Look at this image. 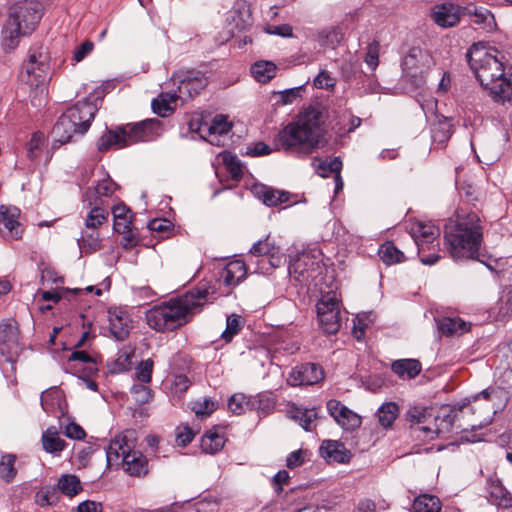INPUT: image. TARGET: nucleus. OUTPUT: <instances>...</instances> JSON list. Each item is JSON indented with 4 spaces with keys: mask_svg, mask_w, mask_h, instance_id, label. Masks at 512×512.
<instances>
[{
    "mask_svg": "<svg viewBox=\"0 0 512 512\" xmlns=\"http://www.w3.org/2000/svg\"><path fill=\"white\" fill-rule=\"evenodd\" d=\"M392 371L399 377L414 378L421 371V364L416 359H400L391 365Z\"/></svg>",
    "mask_w": 512,
    "mask_h": 512,
    "instance_id": "nucleus-34",
    "label": "nucleus"
},
{
    "mask_svg": "<svg viewBox=\"0 0 512 512\" xmlns=\"http://www.w3.org/2000/svg\"><path fill=\"white\" fill-rule=\"evenodd\" d=\"M43 5L36 0H22L14 3L8 11V18L2 28V47L6 52L14 50L23 37L31 35L42 16Z\"/></svg>",
    "mask_w": 512,
    "mask_h": 512,
    "instance_id": "nucleus-5",
    "label": "nucleus"
},
{
    "mask_svg": "<svg viewBox=\"0 0 512 512\" xmlns=\"http://www.w3.org/2000/svg\"><path fill=\"white\" fill-rule=\"evenodd\" d=\"M223 162L229 171L232 179L239 180L243 176L242 164L237 156L231 154H225L223 156Z\"/></svg>",
    "mask_w": 512,
    "mask_h": 512,
    "instance_id": "nucleus-55",
    "label": "nucleus"
},
{
    "mask_svg": "<svg viewBox=\"0 0 512 512\" xmlns=\"http://www.w3.org/2000/svg\"><path fill=\"white\" fill-rule=\"evenodd\" d=\"M461 9L458 6L443 4L437 6L433 12V19L436 24L447 28L455 26L460 21Z\"/></svg>",
    "mask_w": 512,
    "mask_h": 512,
    "instance_id": "nucleus-27",
    "label": "nucleus"
},
{
    "mask_svg": "<svg viewBox=\"0 0 512 512\" xmlns=\"http://www.w3.org/2000/svg\"><path fill=\"white\" fill-rule=\"evenodd\" d=\"M112 213L114 216V230L120 234L129 232L132 225L130 209L125 205H116L113 207Z\"/></svg>",
    "mask_w": 512,
    "mask_h": 512,
    "instance_id": "nucleus-32",
    "label": "nucleus"
},
{
    "mask_svg": "<svg viewBox=\"0 0 512 512\" xmlns=\"http://www.w3.org/2000/svg\"><path fill=\"white\" fill-rule=\"evenodd\" d=\"M324 372L319 364L304 363L294 367L287 378L291 386L313 385L321 381Z\"/></svg>",
    "mask_w": 512,
    "mask_h": 512,
    "instance_id": "nucleus-15",
    "label": "nucleus"
},
{
    "mask_svg": "<svg viewBox=\"0 0 512 512\" xmlns=\"http://www.w3.org/2000/svg\"><path fill=\"white\" fill-rule=\"evenodd\" d=\"M88 206L91 207V210L85 220V226L88 230L91 229L92 232L85 231L79 240V245L81 247L88 246L91 250L95 251L100 247V239L98 233L94 230L107 220L109 212L101 204H88Z\"/></svg>",
    "mask_w": 512,
    "mask_h": 512,
    "instance_id": "nucleus-9",
    "label": "nucleus"
},
{
    "mask_svg": "<svg viewBox=\"0 0 512 512\" xmlns=\"http://www.w3.org/2000/svg\"><path fill=\"white\" fill-rule=\"evenodd\" d=\"M320 326L327 334H335L341 327V302L335 294L326 293L316 305Z\"/></svg>",
    "mask_w": 512,
    "mask_h": 512,
    "instance_id": "nucleus-7",
    "label": "nucleus"
},
{
    "mask_svg": "<svg viewBox=\"0 0 512 512\" xmlns=\"http://www.w3.org/2000/svg\"><path fill=\"white\" fill-rule=\"evenodd\" d=\"M120 464L123 470L131 476L139 477L147 473V460L140 451L132 449L128 454L123 456Z\"/></svg>",
    "mask_w": 512,
    "mask_h": 512,
    "instance_id": "nucleus-26",
    "label": "nucleus"
},
{
    "mask_svg": "<svg viewBox=\"0 0 512 512\" xmlns=\"http://www.w3.org/2000/svg\"><path fill=\"white\" fill-rule=\"evenodd\" d=\"M244 318L237 314H231L226 319V329L221 334V339L226 343L232 341L233 337L237 335L244 326Z\"/></svg>",
    "mask_w": 512,
    "mask_h": 512,
    "instance_id": "nucleus-46",
    "label": "nucleus"
},
{
    "mask_svg": "<svg viewBox=\"0 0 512 512\" xmlns=\"http://www.w3.org/2000/svg\"><path fill=\"white\" fill-rule=\"evenodd\" d=\"M343 32L339 27H327L317 35V41L321 47L335 48L343 39Z\"/></svg>",
    "mask_w": 512,
    "mask_h": 512,
    "instance_id": "nucleus-38",
    "label": "nucleus"
},
{
    "mask_svg": "<svg viewBox=\"0 0 512 512\" xmlns=\"http://www.w3.org/2000/svg\"><path fill=\"white\" fill-rule=\"evenodd\" d=\"M406 418L412 425H417V427L414 428L415 431L419 430L423 431L427 435L431 434L428 436L429 439H433L434 434L449 432L453 425V419L451 415H446L440 420V423L435 424L434 429L427 425L420 426V424H425L432 418L435 420V422L439 420L438 417L432 416L431 409L425 407L415 406L410 408L407 411Z\"/></svg>",
    "mask_w": 512,
    "mask_h": 512,
    "instance_id": "nucleus-8",
    "label": "nucleus"
},
{
    "mask_svg": "<svg viewBox=\"0 0 512 512\" xmlns=\"http://www.w3.org/2000/svg\"><path fill=\"white\" fill-rule=\"evenodd\" d=\"M425 53L419 47H412L402 61L403 69L410 72L419 67L420 61L425 58Z\"/></svg>",
    "mask_w": 512,
    "mask_h": 512,
    "instance_id": "nucleus-53",
    "label": "nucleus"
},
{
    "mask_svg": "<svg viewBox=\"0 0 512 512\" xmlns=\"http://www.w3.org/2000/svg\"><path fill=\"white\" fill-rule=\"evenodd\" d=\"M24 70L27 74V82L31 86L40 87L41 94H44V84L47 79L49 71L48 58L43 53L33 52L29 55L28 61L24 65Z\"/></svg>",
    "mask_w": 512,
    "mask_h": 512,
    "instance_id": "nucleus-10",
    "label": "nucleus"
},
{
    "mask_svg": "<svg viewBox=\"0 0 512 512\" xmlns=\"http://www.w3.org/2000/svg\"><path fill=\"white\" fill-rule=\"evenodd\" d=\"M246 265L241 260L230 261L220 273L219 280L227 287H234L245 278Z\"/></svg>",
    "mask_w": 512,
    "mask_h": 512,
    "instance_id": "nucleus-25",
    "label": "nucleus"
},
{
    "mask_svg": "<svg viewBox=\"0 0 512 512\" xmlns=\"http://www.w3.org/2000/svg\"><path fill=\"white\" fill-rule=\"evenodd\" d=\"M16 460L17 456L11 453L3 454L0 458V478L6 483L12 482L17 475Z\"/></svg>",
    "mask_w": 512,
    "mask_h": 512,
    "instance_id": "nucleus-42",
    "label": "nucleus"
},
{
    "mask_svg": "<svg viewBox=\"0 0 512 512\" xmlns=\"http://www.w3.org/2000/svg\"><path fill=\"white\" fill-rule=\"evenodd\" d=\"M379 52L380 44L378 41L373 40L371 43H369L365 56V62L372 70H375L379 64Z\"/></svg>",
    "mask_w": 512,
    "mask_h": 512,
    "instance_id": "nucleus-60",
    "label": "nucleus"
},
{
    "mask_svg": "<svg viewBox=\"0 0 512 512\" xmlns=\"http://www.w3.org/2000/svg\"><path fill=\"white\" fill-rule=\"evenodd\" d=\"M161 121L147 119L136 124L118 126L108 130L98 140V149L101 152L109 149H121L140 141H151L159 135Z\"/></svg>",
    "mask_w": 512,
    "mask_h": 512,
    "instance_id": "nucleus-6",
    "label": "nucleus"
},
{
    "mask_svg": "<svg viewBox=\"0 0 512 512\" xmlns=\"http://www.w3.org/2000/svg\"><path fill=\"white\" fill-rule=\"evenodd\" d=\"M378 255L386 265L401 263L405 260L404 253L391 241H387L379 247Z\"/></svg>",
    "mask_w": 512,
    "mask_h": 512,
    "instance_id": "nucleus-36",
    "label": "nucleus"
},
{
    "mask_svg": "<svg viewBox=\"0 0 512 512\" xmlns=\"http://www.w3.org/2000/svg\"><path fill=\"white\" fill-rule=\"evenodd\" d=\"M291 418L299 423L306 431H312L316 427V421L320 418L319 410L313 408H302L293 406L289 411Z\"/></svg>",
    "mask_w": 512,
    "mask_h": 512,
    "instance_id": "nucleus-29",
    "label": "nucleus"
},
{
    "mask_svg": "<svg viewBox=\"0 0 512 512\" xmlns=\"http://www.w3.org/2000/svg\"><path fill=\"white\" fill-rule=\"evenodd\" d=\"M190 386V381L186 375L179 374L173 379L171 388L175 394H183Z\"/></svg>",
    "mask_w": 512,
    "mask_h": 512,
    "instance_id": "nucleus-64",
    "label": "nucleus"
},
{
    "mask_svg": "<svg viewBox=\"0 0 512 512\" xmlns=\"http://www.w3.org/2000/svg\"><path fill=\"white\" fill-rule=\"evenodd\" d=\"M117 189V184L109 177L98 181V183L91 188H88L84 195V202L88 204H101L104 205L103 197H111Z\"/></svg>",
    "mask_w": 512,
    "mask_h": 512,
    "instance_id": "nucleus-21",
    "label": "nucleus"
},
{
    "mask_svg": "<svg viewBox=\"0 0 512 512\" xmlns=\"http://www.w3.org/2000/svg\"><path fill=\"white\" fill-rule=\"evenodd\" d=\"M178 98V95L175 93L160 94L158 98H155L152 101L153 112L161 117L168 116V114L173 110L171 104H175Z\"/></svg>",
    "mask_w": 512,
    "mask_h": 512,
    "instance_id": "nucleus-41",
    "label": "nucleus"
},
{
    "mask_svg": "<svg viewBox=\"0 0 512 512\" xmlns=\"http://www.w3.org/2000/svg\"><path fill=\"white\" fill-rule=\"evenodd\" d=\"M439 330L444 335L450 336L456 333H463L468 328L466 322L460 318L445 317L439 322Z\"/></svg>",
    "mask_w": 512,
    "mask_h": 512,
    "instance_id": "nucleus-48",
    "label": "nucleus"
},
{
    "mask_svg": "<svg viewBox=\"0 0 512 512\" xmlns=\"http://www.w3.org/2000/svg\"><path fill=\"white\" fill-rule=\"evenodd\" d=\"M467 61L475 77L495 101L505 102L512 95V81L504 67V56L496 48L483 43L473 44Z\"/></svg>",
    "mask_w": 512,
    "mask_h": 512,
    "instance_id": "nucleus-4",
    "label": "nucleus"
},
{
    "mask_svg": "<svg viewBox=\"0 0 512 512\" xmlns=\"http://www.w3.org/2000/svg\"><path fill=\"white\" fill-rule=\"evenodd\" d=\"M191 409L197 418L204 419L210 416L215 410V403L210 399H204L203 401L192 403Z\"/></svg>",
    "mask_w": 512,
    "mask_h": 512,
    "instance_id": "nucleus-56",
    "label": "nucleus"
},
{
    "mask_svg": "<svg viewBox=\"0 0 512 512\" xmlns=\"http://www.w3.org/2000/svg\"><path fill=\"white\" fill-rule=\"evenodd\" d=\"M154 363L152 359H146L140 362L136 369V378L143 384L151 382Z\"/></svg>",
    "mask_w": 512,
    "mask_h": 512,
    "instance_id": "nucleus-57",
    "label": "nucleus"
},
{
    "mask_svg": "<svg viewBox=\"0 0 512 512\" xmlns=\"http://www.w3.org/2000/svg\"><path fill=\"white\" fill-rule=\"evenodd\" d=\"M275 407V400L269 394H258L251 397V410L264 415L269 414Z\"/></svg>",
    "mask_w": 512,
    "mask_h": 512,
    "instance_id": "nucleus-51",
    "label": "nucleus"
},
{
    "mask_svg": "<svg viewBox=\"0 0 512 512\" xmlns=\"http://www.w3.org/2000/svg\"><path fill=\"white\" fill-rule=\"evenodd\" d=\"M217 298L214 285L199 283L184 295L153 306L145 313L149 328L156 332H170L187 324L202 308Z\"/></svg>",
    "mask_w": 512,
    "mask_h": 512,
    "instance_id": "nucleus-1",
    "label": "nucleus"
},
{
    "mask_svg": "<svg viewBox=\"0 0 512 512\" xmlns=\"http://www.w3.org/2000/svg\"><path fill=\"white\" fill-rule=\"evenodd\" d=\"M20 210L17 207H0V234L5 238L19 239L22 227L18 221Z\"/></svg>",
    "mask_w": 512,
    "mask_h": 512,
    "instance_id": "nucleus-18",
    "label": "nucleus"
},
{
    "mask_svg": "<svg viewBox=\"0 0 512 512\" xmlns=\"http://www.w3.org/2000/svg\"><path fill=\"white\" fill-rule=\"evenodd\" d=\"M207 78L200 71H187L182 76H179V98L189 99L200 94L206 87Z\"/></svg>",
    "mask_w": 512,
    "mask_h": 512,
    "instance_id": "nucleus-16",
    "label": "nucleus"
},
{
    "mask_svg": "<svg viewBox=\"0 0 512 512\" xmlns=\"http://www.w3.org/2000/svg\"><path fill=\"white\" fill-rule=\"evenodd\" d=\"M96 112L97 107L91 101L85 99L68 108L63 115L74 126H79V134L82 135L88 131Z\"/></svg>",
    "mask_w": 512,
    "mask_h": 512,
    "instance_id": "nucleus-11",
    "label": "nucleus"
},
{
    "mask_svg": "<svg viewBox=\"0 0 512 512\" xmlns=\"http://www.w3.org/2000/svg\"><path fill=\"white\" fill-rule=\"evenodd\" d=\"M52 133L57 142L65 144L72 140L75 134H79V126H74L63 114L59 117Z\"/></svg>",
    "mask_w": 512,
    "mask_h": 512,
    "instance_id": "nucleus-31",
    "label": "nucleus"
},
{
    "mask_svg": "<svg viewBox=\"0 0 512 512\" xmlns=\"http://www.w3.org/2000/svg\"><path fill=\"white\" fill-rule=\"evenodd\" d=\"M342 161L339 157H334L329 161H322L317 167V172L321 177H328L330 173H335V180H340V170Z\"/></svg>",
    "mask_w": 512,
    "mask_h": 512,
    "instance_id": "nucleus-52",
    "label": "nucleus"
},
{
    "mask_svg": "<svg viewBox=\"0 0 512 512\" xmlns=\"http://www.w3.org/2000/svg\"><path fill=\"white\" fill-rule=\"evenodd\" d=\"M19 348V331L14 320L0 324V352L11 358L17 355Z\"/></svg>",
    "mask_w": 512,
    "mask_h": 512,
    "instance_id": "nucleus-17",
    "label": "nucleus"
},
{
    "mask_svg": "<svg viewBox=\"0 0 512 512\" xmlns=\"http://www.w3.org/2000/svg\"><path fill=\"white\" fill-rule=\"evenodd\" d=\"M277 66L271 61H257L251 66V73L259 83H268L276 75Z\"/></svg>",
    "mask_w": 512,
    "mask_h": 512,
    "instance_id": "nucleus-35",
    "label": "nucleus"
},
{
    "mask_svg": "<svg viewBox=\"0 0 512 512\" xmlns=\"http://www.w3.org/2000/svg\"><path fill=\"white\" fill-rule=\"evenodd\" d=\"M399 414V407L394 402H387L382 404L377 412L376 417L378 419L379 424L383 428H389L392 426L393 422L397 418Z\"/></svg>",
    "mask_w": 512,
    "mask_h": 512,
    "instance_id": "nucleus-39",
    "label": "nucleus"
},
{
    "mask_svg": "<svg viewBox=\"0 0 512 512\" xmlns=\"http://www.w3.org/2000/svg\"><path fill=\"white\" fill-rule=\"evenodd\" d=\"M326 408L329 415L345 431H354L361 426V416L349 409L339 400L330 399L326 403Z\"/></svg>",
    "mask_w": 512,
    "mask_h": 512,
    "instance_id": "nucleus-13",
    "label": "nucleus"
},
{
    "mask_svg": "<svg viewBox=\"0 0 512 512\" xmlns=\"http://www.w3.org/2000/svg\"><path fill=\"white\" fill-rule=\"evenodd\" d=\"M134 431H127L124 435H117L112 439L106 450L108 465H119L123 456L132 450V445L128 442V436H133Z\"/></svg>",
    "mask_w": 512,
    "mask_h": 512,
    "instance_id": "nucleus-19",
    "label": "nucleus"
},
{
    "mask_svg": "<svg viewBox=\"0 0 512 512\" xmlns=\"http://www.w3.org/2000/svg\"><path fill=\"white\" fill-rule=\"evenodd\" d=\"M303 86H298L282 91H273L272 97L275 99L276 105H289L294 103L297 99L301 98Z\"/></svg>",
    "mask_w": 512,
    "mask_h": 512,
    "instance_id": "nucleus-50",
    "label": "nucleus"
},
{
    "mask_svg": "<svg viewBox=\"0 0 512 512\" xmlns=\"http://www.w3.org/2000/svg\"><path fill=\"white\" fill-rule=\"evenodd\" d=\"M475 154L478 158V161L485 165H491L495 163L500 157L499 150L489 146L481 147L479 153L475 151Z\"/></svg>",
    "mask_w": 512,
    "mask_h": 512,
    "instance_id": "nucleus-58",
    "label": "nucleus"
},
{
    "mask_svg": "<svg viewBox=\"0 0 512 512\" xmlns=\"http://www.w3.org/2000/svg\"><path fill=\"white\" fill-rule=\"evenodd\" d=\"M131 394L134 401L139 405L147 404L153 398V391L143 383L134 384L131 387Z\"/></svg>",
    "mask_w": 512,
    "mask_h": 512,
    "instance_id": "nucleus-54",
    "label": "nucleus"
},
{
    "mask_svg": "<svg viewBox=\"0 0 512 512\" xmlns=\"http://www.w3.org/2000/svg\"><path fill=\"white\" fill-rule=\"evenodd\" d=\"M320 455L327 462L336 463H348L351 458L350 451L336 440H324L320 446Z\"/></svg>",
    "mask_w": 512,
    "mask_h": 512,
    "instance_id": "nucleus-22",
    "label": "nucleus"
},
{
    "mask_svg": "<svg viewBox=\"0 0 512 512\" xmlns=\"http://www.w3.org/2000/svg\"><path fill=\"white\" fill-rule=\"evenodd\" d=\"M41 443L43 449L55 457H59L60 453L67 445L65 440L60 437L58 430L54 426L48 427L42 433Z\"/></svg>",
    "mask_w": 512,
    "mask_h": 512,
    "instance_id": "nucleus-28",
    "label": "nucleus"
},
{
    "mask_svg": "<svg viewBox=\"0 0 512 512\" xmlns=\"http://www.w3.org/2000/svg\"><path fill=\"white\" fill-rule=\"evenodd\" d=\"M452 135V125L447 119L432 124L431 137L434 143L444 144Z\"/></svg>",
    "mask_w": 512,
    "mask_h": 512,
    "instance_id": "nucleus-45",
    "label": "nucleus"
},
{
    "mask_svg": "<svg viewBox=\"0 0 512 512\" xmlns=\"http://www.w3.org/2000/svg\"><path fill=\"white\" fill-rule=\"evenodd\" d=\"M441 501L437 496L423 494L415 498L412 509L414 512H440Z\"/></svg>",
    "mask_w": 512,
    "mask_h": 512,
    "instance_id": "nucleus-37",
    "label": "nucleus"
},
{
    "mask_svg": "<svg viewBox=\"0 0 512 512\" xmlns=\"http://www.w3.org/2000/svg\"><path fill=\"white\" fill-rule=\"evenodd\" d=\"M228 409L236 415H241L251 410V397L243 393H235L228 400Z\"/></svg>",
    "mask_w": 512,
    "mask_h": 512,
    "instance_id": "nucleus-49",
    "label": "nucleus"
},
{
    "mask_svg": "<svg viewBox=\"0 0 512 512\" xmlns=\"http://www.w3.org/2000/svg\"><path fill=\"white\" fill-rule=\"evenodd\" d=\"M96 112L97 107L91 101L85 99L68 108L63 115L74 126H79V134L82 135L88 131Z\"/></svg>",
    "mask_w": 512,
    "mask_h": 512,
    "instance_id": "nucleus-12",
    "label": "nucleus"
},
{
    "mask_svg": "<svg viewBox=\"0 0 512 512\" xmlns=\"http://www.w3.org/2000/svg\"><path fill=\"white\" fill-rule=\"evenodd\" d=\"M195 432L188 425H180L176 429V443L179 446H186L195 437Z\"/></svg>",
    "mask_w": 512,
    "mask_h": 512,
    "instance_id": "nucleus-61",
    "label": "nucleus"
},
{
    "mask_svg": "<svg viewBox=\"0 0 512 512\" xmlns=\"http://www.w3.org/2000/svg\"><path fill=\"white\" fill-rule=\"evenodd\" d=\"M463 14L474 17V24L480 26L485 31L491 32L496 28L494 15L486 8L467 6L463 9Z\"/></svg>",
    "mask_w": 512,
    "mask_h": 512,
    "instance_id": "nucleus-30",
    "label": "nucleus"
},
{
    "mask_svg": "<svg viewBox=\"0 0 512 512\" xmlns=\"http://www.w3.org/2000/svg\"><path fill=\"white\" fill-rule=\"evenodd\" d=\"M231 129V124L227 121L226 116L216 115L211 124L203 123L198 128L200 133L208 132L209 134L224 135Z\"/></svg>",
    "mask_w": 512,
    "mask_h": 512,
    "instance_id": "nucleus-43",
    "label": "nucleus"
},
{
    "mask_svg": "<svg viewBox=\"0 0 512 512\" xmlns=\"http://www.w3.org/2000/svg\"><path fill=\"white\" fill-rule=\"evenodd\" d=\"M313 84L316 88L319 89H329L335 85L334 79L329 75L327 71H321L313 81Z\"/></svg>",
    "mask_w": 512,
    "mask_h": 512,
    "instance_id": "nucleus-63",
    "label": "nucleus"
},
{
    "mask_svg": "<svg viewBox=\"0 0 512 512\" xmlns=\"http://www.w3.org/2000/svg\"><path fill=\"white\" fill-rule=\"evenodd\" d=\"M487 491L492 504L502 508L512 507V495L499 479L490 477L487 480Z\"/></svg>",
    "mask_w": 512,
    "mask_h": 512,
    "instance_id": "nucleus-24",
    "label": "nucleus"
},
{
    "mask_svg": "<svg viewBox=\"0 0 512 512\" xmlns=\"http://www.w3.org/2000/svg\"><path fill=\"white\" fill-rule=\"evenodd\" d=\"M109 331L119 341L128 338L132 329V318L128 310L121 306L110 307L107 311Z\"/></svg>",
    "mask_w": 512,
    "mask_h": 512,
    "instance_id": "nucleus-14",
    "label": "nucleus"
},
{
    "mask_svg": "<svg viewBox=\"0 0 512 512\" xmlns=\"http://www.w3.org/2000/svg\"><path fill=\"white\" fill-rule=\"evenodd\" d=\"M69 362H80L84 364L83 372L87 376L95 375L98 372V359L89 355L86 351H74L68 358Z\"/></svg>",
    "mask_w": 512,
    "mask_h": 512,
    "instance_id": "nucleus-40",
    "label": "nucleus"
},
{
    "mask_svg": "<svg viewBox=\"0 0 512 512\" xmlns=\"http://www.w3.org/2000/svg\"><path fill=\"white\" fill-rule=\"evenodd\" d=\"M40 404L44 412L47 414H54L55 409L57 408L60 411L61 415H64V408L62 406V397L58 390H46L42 392L40 397Z\"/></svg>",
    "mask_w": 512,
    "mask_h": 512,
    "instance_id": "nucleus-33",
    "label": "nucleus"
},
{
    "mask_svg": "<svg viewBox=\"0 0 512 512\" xmlns=\"http://www.w3.org/2000/svg\"><path fill=\"white\" fill-rule=\"evenodd\" d=\"M275 245L273 242L269 240V238H265L264 240H259L256 242L250 249V253L256 257H268L270 253H273L275 249Z\"/></svg>",
    "mask_w": 512,
    "mask_h": 512,
    "instance_id": "nucleus-59",
    "label": "nucleus"
},
{
    "mask_svg": "<svg viewBox=\"0 0 512 512\" xmlns=\"http://www.w3.org/2000/svg\"><path fill=\"white\" fill-rule=\"evenodd\" d=\"M252 193L266 206L276 207L289 201L290 194L287 191L278 190L264 184H255Z\"/></svg>",
    "mask_w": 512,
    "mask_h": 512,
    "instance_id": "nucleus-20",
    "label": "nucleus"
},
{
    "mask_svg": "<svg viewBox=\"0 0 512 512\" xmlns=\"http://www.w3.org/2000/svg\"><path fill=\"white\" fill-rule=\"evenodd\" d=\"M412 237L418 247V253L424 250L426 244L432 243L438 238L440 230L431 223L418 222L412 226Z\"/></svg>",
    "mask_w": 512,
    "mask_h": 512,
    "instance_id": "nucleus-23",
    "label": "nucleus"
},
{
    "mask_svg": "<svg viewBox=\"0 0 512 512\" xmlns=\"http://www.w3.org/2000/svg\"><path fill=\"white\" fill-rule=\"evenodd\" d=\"M44 141V135L40 132H36L32 135L30 141L27 143V156L31 160L38 158V149Z\"/></svg>",
    "mask_w": 512,
    "mask_h": 512,
    "instance_id": "nucleus-62",
    "label": "nucleus"
},
{
    "mask_svg": "<svg viewBox=\"0 0 512 512\" xmlns=\"http://www.w3.org/2000/svg\"><path fill=\"white\" fill-rule=\"evenodd\" d=\"M445 246L455 261L476 260L487 267L488 256L483 246V225L475 212H458L444 230Z\"/></svg>",
    "mask_w": 512,
    "mask_h": 512,
    "instance_id": "nucleus-3",
    "label": "nucleus"
},
{
    "mask_svg": "<svg viewBox=\"0 0 512 512\" xmlns=\"http://www.w3.org/2000/svg\"><path fill=\"white\" fill-rule=\"evenodd\" d=\"M224 444V437L211 431L206 433L201 440V448L208 454H215L219 452L224 447Z\"/></svg>",
    "mask_w": 512,
    "mask_h": 512,
    "instance_id": "nucleus-47",
    "label": "nucleus"
},
{
    "mask_svg": "<svg viewBox=\"0 0 512 512\" xmlns=\"http://www.w3.org/2000/svg\"><path fill=\"white\" fill-rule=\"evenodd\" d=\"M322 112L309 107L285 125L274 137L275 151L307 156L324 144L326 129Z\"/></svg>",
    "mask_w": 512,
    "mask_h": 512,
    "instance_id": "nucleus-2",
    "label": "nucleus"
},
{
    "mask_svg": "<svg viewBox=\"0 0 512 512\" xmlns=\"http://www.w3.org/2000/svg\"><path fill=\"white\" fill-rule=\"evenodd\" d=\"M58 488L69 497L77 495L82 490L79 478L72 474L62 475L58 480Z\"/></svg>",
    "mask_w": 512,
    "mask_h": 512,
    "instance_id": "nucleus-44",
    "label": "nucleus"
}]
</instances>
